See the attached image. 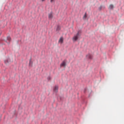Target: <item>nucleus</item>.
Listing matches in <instances>:
<instances>
[{
  "label": "nucleus",
  "instance_id": "nucleus-3",
  "mask_svg": "<svg viewBox=\"0 0 124 124\" xmlns=\"http://www.w3.org/2000/svg\"><path fill=\"white\" fill-rule=\"evenodd\" d=\"M4 62L6 64H8L10 62H11V61L10 60V58H8L7 59L4 61Z\"/></svg>",
  "mask_w": 124,
  "mask_h": 124
},
{
  "label": "nucleus",
  "instance_id": "nucleus-15",
  "mask_svg": "<svg viewBox=\"0 0 124 124\" xmlns=\"http://www.w3.org/2000/svg\"><path fill=\"white\" fill-rule=\"evenodd\" d=\"M50 79H51V77H48L47 78V80H48V81L50 80Z\"/></svg>",
  "mask_w": 124,
  "mask_h": 124
},
{
  "label": "nucleus",
  "instance_id": "nucleus-8",
  "mask_svg": "<svg viewBox=\"0 0 124 124\" xmlns=\"http://www.w3.org/2000/svg\"><path fill=\"white\" fill-rule=\"evenodd\" d=\"M102 8H105V6H100L99 8L98 9L99 10V11H101V10H102Z\"/></svg>",
  "mask_w": 124,
  "mask_h": 124
},
{
  "label": "nucleus",
  "instance_id": "nucleus-11",
  "mask_svg": "<svg viewBox=\"0 0 124 124\" xmlns=\"http://www.w3.org/2000/svg\"><path fill=\"white\" fill-rule=\"evenodd\" d=\"M108 8L109 9H110V10L113 9V8H114V5L112 4L110 5Z\"/></svg>",
  "mask_w": 124,
  "mask_h": 124
},
{
  "label": "nucleus",
  "instance_id": "nucleus-10",
  "mask_svg": "<svg viewBox=\"0 0 124 124\" xmlns=\"http://www.w3.org/2000/svg\"><path fill=\"white\" fill-rule=\"evenodd\" d=\"M29 66H32V62H31V59L30 60Z\"/></svg>",
  "mask_w": 124,
  "mask_h": 124
},
{
  "label": "nucleus",
  "instance_id": "nucleus-19",
  "mask_svg": "<svg viewBox=\"0 0 124 124\" xmlns=\"http://www.w3.org/2000/svg\"><path fill=\"white\" fill-rule=\"evenodd\" d=\"M42 0V1H43L44 0Z\"/></svg>",
  "mask_w": 124,
  "mask_h": 124
},
{
  "label": "nucleus",
  "instance_id": "nucleus-9",
  "mask_svg": "<svg viewBox=\"0 0 124 124\" xmlns=\"http://www.w3.org/2000/svg\"><path fill=\"white\" fill-rule=\"evenodd\" d=\"M57 31H61V26L58 25L56 28Z\"/></svg>",
  "mask_w": 124,
  "mask_h": 124
},
{
  "label": "nucleus",
  "instance_id": "nucleus-13",
  "mask_svg": "<svg viewBox=\"0 0 124 124\" xmlns=\"http://www.w3.org/2000/svg\"><path fill=\"white\" fill-rule=\"evenodd\" d=\"M86 18H87V13H85L83 16V19H86Z\"/></svg>",
  "mask_w": 124,
  "mask_h": 124
},
{
  "label": "nucleus",
  "instance_id": "nucleus-14",
  "mask_svg": "<svg viewBox=\"0 0 124 124\" xmlns=\"http://www.w3.org/2000/svg\"><path fill=\"white\" fill-rule=\"evenodd\" d=\"M86 92H88V90H87V88H85L84 90V93H86Z\"/></svg>",
  "mask_w": 124,
  "mask_h": 124
},
{
  "label": "nucleus",
  "instance_id": "nucleus-20",
  "mask_svg": "<svg viewBox=\"0 0 124 124\" xmlns=\"http://www.w3.org/2000/svg\"><path fill=\"white\" fill-rule=\"evenodd\" d=\"M89 96L90 97V95H89Z\"/></svg>",
  "mask_w": 124,
  "mask_h": 124
},
{
  "label": "nucleus",
  "instance_id": "nucleus-7",
  "mask_svg": "<svg viewBox=\"0 0 124 124\" xmlns=\"http://www.w3.org/2000/svg\"><path fill=\"white\" fill-rule=\"evenodd\" d=\"M65 65H66V64L65 63V62L64 61H63L61 64V66H65Z\"/></svg>",
  "mask_w": 124,
  "mask_h": 124
},
{
  "label": "nucleus",
  "instance_id": "nucleus-4",
  "mask_svg": "<svg viewBox=\"0 0 124 124\" xmlns=\"http://www.w3.org/2000/svg\"><path fill=\"white\" fill-rule=\"evenodd\" d=\"M86 58L89 60H92V59H93V55H92L91 54H89L86 55Z\"/></svg>",
  "mask_w": 124,
  "mask_h": 124
},
{
  "label": "nucleus",
  "instance_id": "nucleus-2",
  "mask_svg": "<svg viewBox=\"0 0 124 124\" xmlns=\"http://www.w3.org/2000/svg\"><path fill=\"white\" fill-rule=\"evenodd\" d=\"M58 91H59V86L56 85L53 89V92L54 93H58Z\"/></svg>",
  "mask_w": 124,
  "mask_h": 124
},
{
  "label": "nucleus",
  "instance_id": "nucleus-18",
  "mask_svg": "<svg viewBox=\"0 0 124 124\" xmlns=\"http://www.w3.org/2000/svg\"><path fill=\"white\" fill-rule=\"evenodd\" d=\"M8 44H9V42L8 43Z\"/></svg>",
  "mask_w": 124,
  "mask_h": 124
},
{
  "label": "nucleus",
  "instance_id": "nucleus-5",
  "mask_svg": "<svg viewBox=\"0 0 124 124\" xmlns=\"http://www.w3.org/2000/svg\"><path fill=\"white\" fill-rule=\"evenodd\" d=\"M53 18V13L51 12L48 14V19L51 20Z\"/></svg>",
  "mask_w": 124,
  "mask_h": 124
},
{
  "label": "nucleus",
  "instance_id": "nucleus-1",
  "mask_svg": "<svg viewBox=\"0 0 124 124\" xmlns=\"http://www.w3.org/2000/svg\"><path fill=\"white\" fill-rule=\"evenodd\" d=\"M82 33V31H78V33L74 36L73 37V41L75 42L78 40L79 37L81 36V34Z\"/></svg>",
  "mask_w": 124,
  "mask_h": 124
},
{
  "label": "nucleus",
  "instance_id": "nucleus-6",
  "mask_svg": "<svg viewBox=\"0 0 124 124\" xmlns=\"http://www.w3.org/2000/svg\"><path fill=\"white\" fill-rule=\"evenodd\" d=\"M59 43H62L63 42V38L61 37L59 40Z\"/></svg>",
  "mask_w": 124,
  "mask_h": 124
},
{
  "label": "nucleus",
  "instance_id": "nucleus-17",
  "mask_svg": "<svg viewBox=\"0 0 124 124\" xmlns=\"http://www.w3.org/2000/svg\"><path fill=\"white\" fill-rule=\"evenodd\" d=\"M89 92V93H92V90H90L89 91H88Z\"/></svg>",
  "mask_w": 124,
  "mask_h": 124
},
{
  "label": "nucleus",
  "instance_id": "nucleus-12",
  "mask_svg": "<svg viewBox=\"0 0 124 124\" xmlns=\"http://www.w3.org/2000/svg\"><path fill=\"white\" fill-rule=\"evenodd\" d=\"M7 39L8 41H9V42H10V41H11V38L10 37V36H8L7 37Z\"/></svg>",
  "mask_w": 124,
  "mask_h": 124
},
{
  "label": "nucleus",
  "instance_id": "nucleus-16",
  "mask_svg": "<svg viewBox=\"0 0 124 124\" xmlns=\"http://www.w3.org/2000/svg\"><path fill=\"white\" fill-rule=\"evenodd\" d=\"M51 2H55V0H50Z\"/></svg>",
  "mask_w": 124,
  "mask_h": 124
}]
</instances>
